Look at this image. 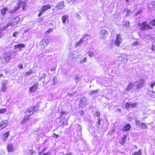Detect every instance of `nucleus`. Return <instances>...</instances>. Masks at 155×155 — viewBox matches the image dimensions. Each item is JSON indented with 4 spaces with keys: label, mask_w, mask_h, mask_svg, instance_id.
Instances as JSON below:
<instances>
[{
    "label": "nucleus",
    "mask_w": 155,
    "mask_h": 155,
    "mask_svg": "<svg viewBox=\"0 0 155 155\" xmlns=\"http://www.w3.org/2000/svg\"><path fill=\"white\" fill-rule=\"evenodd\" d=\"M107 31L105 29L101 31L100 34L101 35V39L103 40L105 39L106 36L107 35Z\"/></svg>",
    "instance_id": "nucleus-6"
},
{
    "label": "nucleus",
    "mask_w": 155,
    "mask_h": 155,
    "mask_svg": "<svg viewBox=\"0 0 155 155\" xmlns=\"http://www.w3.org/2000/svg\"><path fill=\"white\" fill-rule=\"evenodd\" d=\"M51 80V78H50L49 80H48L47 81H46V80H45V81H43V84H45V83H46V84H48L50 82V81Z\"/></svg>",
    "instance_id": "nucleus-42"
},
{
    "label": "nucleus",
    "mask_w": 155,
    "mask_h": 155,
    "mask_svg": "<svg viewBox=\"0 0 155 155\" xmlns=\"http://www.w3.org/2000/svg\"><path fill=\"white\" fill-rule=\"evenodd\" d=\"M12 21L15 25L19 21V18L18 17H16L11 19Z\"/></svg>",
    "instance_id": "nucleus-17"
},
{
    "label": "nucleus",
    "mask_w": 155,
    "mask_h": 155,
    "mask_svg": "<svg viewBox=\"0 0 155 155\" xmlns=\"http://www.w3.org/2000/svg\"><path fill=\"white\" fill-rule=\"evenodd\" d=\"M138 25L139 29L142 31L147 30L148 29H152V26L149 23L147 24V21L143 22L141 24L139 23Z\"/></svg>",
    "instance_id": "nucleus-3"
},
{
    "label": "nucleus",
    "mask_w": 155,
    "mask_h": 155,
    "mask_svg": "<svg viewBox=\"0 0 155 155\" xmlns=\"http://www.w3.org/2000/svg\"><path fill=\"white\" fill-rule=\"evenodd\" d=\"M7 89L6 85L5 83L3 82L2 84V90L3 92H5V91L6 89Z\"/></svg>",
    "instance_id": "nucleus-20"
},
{
    "label": "nucleus",
    "mask_w": 155,
    "mask_h": 155,
    "mask_svg": "<svg viewBox=\"0 0 155 155\" xmlns=\"http://www.w3.org/2000/svg\"><path fill=\"white\" fill-rule=\"evenodd\" d=\"M29 153L31 154H33L34 153V150H29Z\"/></svg>",
    "instance_id": "nucleus-58"
},
{
    "label": "nucleus",
    "mask_w": 155,
    "mask_h": 155,
    "mask_svg": "<svg viewBox=\"0 0 155 155\" xmlns=\"http://www.w3.org/2000/svg\"><path fill=\"white\" fill-rule=\"evenodd\" d=\"M138 105L137 103H135L134 104L130 103V107L132 108H134L136 107Z\"/></svg>",
    "instance_id": "nucleus-33"
},
{
    "label": "nucleus",
    "mask_w": 155,
    "mask_h": 155,
    "mask_svg": "<svg viewBox=\"0 0 155 155\" xmlns=\"http://www.w3.org/2000/svg\"><path fill=\"white\" fill-rule=\"evenodd\" d=\"M50 155V153H46L43 154V155Z\"/></svg>",
    "instance_id": "nucleus-64"
},
{
    "label": "nucleus",
    "mask_w": 155,
    "mask_h": 155,
    "mask_svg": "<svg viewBox=\"0 0 155 155\" xmlns=\"http://www.w3.org/2000/svg\"><path fill=\"white\" fill-rule=\"evenodd\" d=\"M116 39L115 41V44L118 46L120 45L122 39L121 38V35L120 34L117 35L116 36Z\"/></svg>",
    "instance_id": "nucleus-7"
},
{
    "label": "nucleus",
    "mask_w": 155,
    "mask_h": 155,
    "mask_svg": "<svg viewBox=\"0 0 155 155\" xmlns=\"http://www.w3.org/2000/svg\"><path fill=\"white\" fill-rule=\"evenodd\" d=\"M131 128V125L129 124L126 125L122 129V131L125 132L129 130Z\"/></svg>",
    "instance_id": "nucleus-16"
},
{
    "label": "nucleus",
    "mask_w": 155,
    "mask_h": 155,
    "mask_svg": "<svg viewBox=\"0 0 155 155\" xmlns=\"http://www.w3.org/2000/svg\"><path fill=\"white\" fill-rule=\"evenodd\" d=\"M51 8V6L49 5H47L43 6L42 7L41 9L44 12L48 9Z\"/></svg>",
    "instance_id": "nucleus-19"
},
{
    "label": "nucleus",
    "mask_w": 155,
    "mask_h": 155,
    "mask_svg": "<svg viewBox=\"0 0 155 155\" xmlns=\"http://www.w3.org/2000/svg\"><path fill=\"white\" fill-rule=\"evenodd\" d=\"M69 3L72 2L73 4H74L77 0H68Z\"/></svg>",
    "instance_id": "nucleus-41"
},
{
    "label": "nucleus",
    "mask_w": 155,
    "mask_h": 155,
    "mask_svg": "<svg viewBox=\"0 0 155 155\" xmlns=\"http://www.w3.org/2000/svg\"><path fill=\"white\" fill-rule=\"evenodd\" d=\"M61 122L63 124V125H64V120H63V119H61Z\"/></svg>",
    "instance_id": "nucleus-62"
},
{
    "label": "nucleus",
    "mask_w": 155,
    "mask_h": 155,
    "mask_svg": "<svg viewBox=\"0 0 155 155\" xmlns=\"http://www.w3.org/2000/svg\"><path fill=\"white\" fill-rule=\"evenodd\" d=\"M56 77H54L53 79V81L54 83V85L56 83V80H55Z\"/></svg>",
    "instance_id": "nucleus-51"
},
{
    "label": "nucleus",
    "mask_w": 155,
    "mask_h": 155,
    "mask_svg": "<svg viewBox=\"0 0 155 155\" xmlns=\"http://www.w3.org/2000/svg\"><path fill=\"white\" fill-rule=\"evenodd\" d=\"M44 12L41 9V11H40V12L38 14V16L40 17L41 15L43 14Z\"/></svg>",
    "instance_id": "nucleus-45"
},
{
    "label": "nucleus",
    "mask_w": 155,
    "mask_h": 155,
    "mask_svg": "<svg viewBox=\"0 0 155 155\" xmlns=\"http://www.w3.org/2000/svg\"><path fill=\"white\" fill-rule=\"evenodd\" d=\"M53 31V29L52 28H49L48 30L47 31V33H50Z\"/></svg>",
    "instance_id": "nucleus-54"
},
{
    "label": "nucleus",
    "mask_w": 155,
    "mask_h": 155,
    "mask_svg": "<svg viewBox=\"0 0 155 155\" xmlns=\"http://www.w3.org/2000/svg\"><path fill=\"white\" fill-rule=\"evenodd\" d=\"M65 6L64 5V2L63 1H61L59 3L56 5L55 7L58 8V9H62Z\"/></svg>",
    "instance_id": "nucleus-11"
},
{
    "label": "nucleus",
    "mask_w": 155,
    "mask_h": 155,
    "mask_svg": "<svg viewBox=\"0 0 155 155\" xmlns=\"http://www.w3.org/2000/svg\"><path fill=\"white\" fill-rule=\"evenodd\" d=\"M18 67L20 69H22L23 68V65L22 64H20L19 65H18Z\"/></svg>",
    "instance_id": "nucleus-57"
},
{
    "label": "nucleus",
    "mask_w": 155,
    "mask_h": 155,
    "mask_svg": "<svg viewBox=\"0 0 155 155\" xmlns=\"http://www.w3.org/2000/svg\"><path fill=\"white\" fill-rule=\"evenodd\" d=\"M134 86V84L130 83L128 86L127 87L126 89V91H129Z\"/></svg>",
    "instance_id": "nucleus-24"
},
{
    "label": "nucleus",
    "mask_w": 155,
    "mask_h": 155,
    "mask_svg": "<svg viewBox=\"0 0 155 155\" xmlns=\"http://www.w3.org/2000/svg\"><path fill=\"white\" fill-rule=\"evenodd\" d=\"M8 120H2L0 122V130H2L6 127L8 123Z\"/></svg>",
    "instance_id": "nucleus-9"
},
{
    "label": "nucleus",
    "mask_w": 155,
    "mask_h": 155,
    "mask_svg": "<svg viewBox=\"0 0 155 155\" xmlns=\"http://www.w3.org/2000/svg\"><path fill=\"white\" fill-rule=\"evenodd\" d=\"M101 120V119H100V118L98 119V121L97 122V124L98 125H100V124H101L100 121Z\"/></svg>",
    "instance_id": "nucleus-55"
},
{
    "label": "nucleus",
    "mask_w": 155,
    "mask_h": 155,
    "mask_svg": "<svg viewBox=\"0 0 155 155\" xmlns=\"http://www.w3.org/2000/svg\"><path fill=\"white\" fill-rule=\"evenodd\" d=\"M88 100L85 97L81 98L80 101V107L82 108L85 107L87 104Z\"/></svg>",
    "instance_id": "nucleus-5"
},
{
    "label": "nucleus",
    "mask_w": 155,
    "mask_h": 155,
    "mask_svg": "<svg viewBox=\"0 0 155 155\" xmlns=\"http://www.w3.org/2000/svg\"><path fill=\"white\" fill-rule=\"evenodd\" d=\"M89 36V35H87V34H86L82 38H81L82 39H83L84 40V39L85 38L87 37V36Z\"/></svg>",
    "instance_id": "nucleus-59"
},
{
    "label": "nucleus",
    "mask_w": 155,
    "mask_h": 155,
    "mask_svg": "<svg viewBox=\"0 0 155 155\" xmlns=\"http://www.w3.org/2000/svg\"><path fill=\"white\" fill-rule=\"evenodd\" d=\"M148 7L151 11L155 10V2H149L148 4Z\"/></svg>",
    "instance_id": "nucleus-10"
},
{
    "label": "nucleus",
    "mask_w": 155,
    "mask_h": 155,
    "mask_svg": "<svg viewBox=\"0 0 155 155\" xmlns=\"http://www.w3.org/2000/svg\"><path fill=\"white\" fill-rule=\"evenodd\" d=\"M141 127L142 128L145 129H147V127L146 124L145 123H142L141 124Z\"/></svg>",
    "instance_id": "nucleus-29"
},
{
    "label": "nucleus",
    "mask_w": 155,
    "mask_h": 155,
    "mask_svg": "<svg viewBox=\"0 0 155 155\" xmlns=\"http://www.w3.org/2000/svg\"><path fill=\"white\" fill-rule=\"evenodd\" d=\"M84 42V40L83 39L81 38L79 41H77L75 45H74V46L75 47H78L80 46V45H81L82 43H83Z\"/></svg>",
    "instance_id": "nucleus-18"
},
{
    "label": "nucleus",
    "mask_w": 155,
    "mask_h": 155,
    "mask_svg": "<svg viewBox=\"0 0 155 155\" xmlns=\"http://www.w3.org/2000/svg\"><path fill=\"white\" fill-rule=\"evenodd\" d=\"M75 83H78L79 81V78L78 77H76L74 79Z\"/></svg>",
    "instance_id": "nucleus-38"
},
{
    "label": "nucleus",
    "mask_w": 155,
    "mask_h": 155,
    "mask_svg": "<svg viewBox=\"0 0 155 155\" xmlns=\"http://www.w3.org/2000/svg\"><path fill=\"white\" fill-rule=\"evenodd\" d=\"M96 115L97 117H99L100 115V112L99 111H96L95 112Z\"/></svg>",
    "instance_id": "nucleus-44"
},
{
    "label": "nucleus",
    "mask_w": 155,
    "mask_h": 155,
    "mask_svg": "<svg viewBox=\"0 0 155 155\" xmlns=\"http://www.w3.org/2000/svg\"><path fill=\"white\" fill-rule=\"evenodd\" d=\"M42 77L44 79H45V78L47 77V74L46 73H44L42 74Z\"/></svg>",
    "instance_id": "nucleus-50"
},
{
    "label": "nucleus",
    "mask_w": 155,
    "mask_h": 155,
    "mask_svg": "<svg viewBox=\"0 0 155 155\" xmlns=\"http://www.w3.org/2000/svg\"><path fill=\"white\" fill-rule=\"evenodd\" d=\"M130 22L129 21H126L125 22V23L124 24V25L125 26V27L127 28L129 27H130Z\"/></svg>",
    "instance_id": "nucleus-34"
},
{
    "label": "nucleus",
    "mask_w": 155,
    "mask_h": 155,
    "mask_svg": "<svg viewBox=\"0 0 155 155\" xmlns=\"http://www.w3.org/2000/svg\"><path fill=\"white\" fill-rule=\"evenodd\" d=\"M26 3L27 2L26 1L22 2V1H19V2L17 6L18 7V8H20V6H22L23 10H25L26 9Z\"/></svg>",
    "instance_id": "nucleus-8"
},
{
    "label": "nucleus",
    "mask_w": 155,
    "mask_h": 155,
    "mask_svg": "<svg viewBox=\"0 0 155 155\" xmlns=\"http://www.w3.org/2000/svg\"><path fill=\"white\" fill-rule=\"evenodd\" d=\"M136 125L138 126H140V123L139 121L136 120L135 122Z\"/></svg>",
    "instance_id": "nucleus-48"
},
{
    "label": "nucleus",
    "mask_w": 155,
    "mask_h": 155,
    "mask_svg": "<svg viewBox=\"0 0 155 155\" xmlns=\"http://www.w3.org/2000/svg\"><path fill=\"white\" fill-rule=\"evenodd\" d=\"M9 133L8 132L5 133L3 135L4 141H5L9 136Z\"/></svg>",
    "instance_id": "nucleus-26"
},
{
    "label": "nucleus",
    "mask_w": 155,
    "mask_h": 155,
    "mask_svg": "<svg viewBox=\"0 0 155 155\" xmlns=\"http://www.w3.org/2000/svg\"><path fill=\"white\" fill-rule=\"evenodd\" d=\"M155 85V82H154V83H152L151 84L150 87H151L153 88Z\"/></svg>",
    "instance_id": "nucleus-56"
},
{
    "label": "nucleus",
    "mask_w": 155,
    "mask_h": 155,
    "mask_svg": "<svg viewBox=\"0 0 155 155\" xmlns=\"http://www.w3.org/2000/svg\"><path fill=\"white\" fill-rule=\"evenodd\" d=\"M141 150H140L138 151L135 152L133 153L132 155H141Z\"/></svg>",
    "instance_id": "nucleus-27"
},
{
    "label": "nucleus",
    "mask_w": 155,
    "mask_h": 155,
    "mask_svg": "<svg viewBox=\"0 0 155 155\" xmlns=\"http://www.w3.org/2000/svg\"><path fill=\"white\" fill-rule=\"evenodd\" d=\"M145 83L144 81L142 79H140L137 82L134 83V86L137 87V89H140L142 87Z\"/></svg>",
    "instance_id": "nucleus-4"
},
{
    "label": "nucleus",
    "mask_w": 155,
    "mask_h": 155,
    "mask_svg": "<svg viewBox=\"0 0 155 155\" xmlns=\"http://www.w3.org/2000/svg\"><path fill=\"white\" fill-rule=\"evenodd\" d=\"M59 137V136L58 135L54 134V137L56 138H57Z\"/></svg>",
    "instance_id": "nucleus-61"
},
{
    "label": "nucleus",
    "mask_w": 155,
    "mask_h": 155,
    "mask_svg": "<svg viewBox=\"0 0 155 155\" xmlns=\"http://www.w3.org/2000/svg\"><path fill=\"white\" fill-rule=\"evenodd\" d=\"M149 24L150 25L155 26V19L151 21L149 23Z\"/></svg>",
    "instance_id": "nucleus-36"
},
{
    "label": "nucleus",
    "mask_w": 155,
    "mask_h": 155,
    "mask_svg": "<svg viewBox=\"0 0 155 155\" xmlns=\"http://www.w3.org/2000/svg\"><path fill=\"white\" fill-rule=\"evenodd\" d=\"M79 113L80 115L83 116L84 115V111L83 110H80L79 111Z\"/></svg>",
    "instance_id": "nucleus-49"
},
{
    "label": "nucleus",
    "mask_w": 155,
    "mask_h": 155,
    "mask_svg": "<svg viewBox=\"0 0 155 155\" xmlns=\"http://www.w3.org/2000/svg\"><path fill=\"white\" fill-rule=\"evenodd\" d=\"M49 41L48 40L43 39L42 40L40 43V44L41 46L43 47L47 46L48 44Z\"/></svg>",
    "instance_id": "nucleus-13"
},
{
    "label": "nucleus",
    "mask_w": 155,
    "mask_h": 155,
    "mask_svg": "<svg viewBox=\"0 0 155 155\" xmlns=\"http://www.w3.org/2000/svg\"><path fill=\"white\" fill-rule=\"evenodd\" d=\"M16 53L12 51L4 52L0 55V59L3 63H5L15 57Z\"/></svg>",
    "instance_id": "nucleus-1"
},
{
    "label": "nucleus",
    "mask_w": 155,
    "mask_h": 155,
    "mask_svg": "<svg viewBox=\"0 0 155 155\" xmlns=\"http://www.w3.org/2000/svg\"><path fill=\"white\" fill-rule=\"evenodd\" d=\"M98 89H97L95 90H91L90 91L89 93V94L90 95H92L93 94L97 93L98 92Z\"/></svg>",
    "instance_id": "nucleus-21"
},
{
    "label": "nucleus",
    "mask_w": 155,
    "mask_h": 155,
    "mask_svg": "<svg viewBox=\"0 0 155 155\" xmlns=\"http://www.w3.org/2000/svg\"><path fill=\"white\" fill-rule=\"evenodd\" d=\"M14 25L15 24H14V23L12 22V20H11V21L10 22H9L6 25V26H7V28H8V27L10 26H11L12 25Z\"/></svg>",
    "instance_id": "nucleus-35"
},
{
    "label": "nucleus",
    "mask_w": 155,
    "mask_h": 155,
    "mask_svg": "<svg viewBox=\"0 0 155 155\" xmlns=\"http://www.w3.org/2000/svg\"><path fill=\"white\" fill-rule=\"evenodd\" d=\"M67 112L66 111H62L60 113V116L61 117H62L63 115H66Z\"/></svg>",
    "instance_id": "nucleus-40"
},
{
    "label": "nucleus",
    "mask_w": 155,
    "mask_h": 155,
    "mask_svg": "<svg viewBox=\"0 0 155 155\" xmlns=\"http://www.w3.org/2000/svg\"><path fill=\"white\" fill-rule=\"evenodd\" d=\"M123 54L121 55L119 57V58L120 59H121V60H122V61H123L125 62L126 61V62H127L128 61V60H127V58L126 57H125V58L124 57V58L122 59V58L123 57Z\"/></svg>",
    "instance_id": "nucleus-23"
},
{
    "label": "nucleus",
    "mask_w": 155,
    "mask_h": 155,
    "mask_svg": "<svg viewBox=\"0 0 155 155\" xmlns=\"http://www.w3.org/2000/svg\"><path fill=\"white\" fill-rule=\"evenodd\" d=\"M35 107V106L33 107H30L25 111V113L27 117H25L23 120L20 123L21 124H24L30 119V116L32 115L38 110L36 109Z\"/></svg>",
    "instance_id": "nucleus-2"
},
{
    "label": "nucleus",
    "mask_w": 155,
    "mask_h": 155,
    "mask_svg": "<svg viewBox=\"0 0 155 155\" xmlns=\"http://www.w3.org/2000/svg\"><path fill=\"white\" fill-rule=\"evenodd\" d=\"M7 28V26H6V25H5L4 27H3L1 29L2 31H3Z\"/></svg>",
    "instance_id": "nucleus-52"
},
{
    "label": "nucleus",
    "mask_w": 155,
    "mask_h": 155,
    "mask_svg": "<svg viewBox=\"0 0 155 155\" xmlns=\"http://www.w3.org/2000/svg\"><path fill=\"white\" fill-rule=\"evenodd\" d=\"M87 58H84L83 60L81 61L80 62L81 63H83L86 61Z\"/></svg>",
    "instance_id": "nucleus-39"
},
{
    "label": "nucleus",
    "mask_w": 155,
    "mask_h": 155,
    "mask_svg": "<svg viewBox=\"0 0 155 155\" xmlns=\"http://www.w3.org/2000/svg\"><path fill=\"white\" fill-rule=\"evenodd\" d=\"M47 150V148H44L42 150V151L41 152V153H43L44 151H45L46 150Z\"/></svg>",
    "instance_id": "nucleus-63"
},
{
    "label": "nucleus",
    "mask_w": 155,
    "mask_h": 155,
    "mask_svg": "<svg viewBox=\"0 0 155 155\" xmlns=\"http://www.w3.org/2000/svg\"><path fill=\"white\" fill-rule=\"evenodd\" d=\"M18 34V32L16 31L12 35V36L13 37H16Z\"/></svg>",
    "instance_id": "nucleus-47"
},
{
    "label": "nucleus",
    "mask_w": 155,
    "mask_h": 155,
    "mask_svg": "<svg viewBox=\"0 0 155 155\" xmlns=\"http://www.w3.org/2000/svg\"><path fill=\"white\" fill-rule=\"evenodd\" d=\"M130 107V103H127L125 105V107L127 110L129 109Z\"/></svg>",
    "instance_id": "nucleus-28"
},
{
    "label": "nucleus",
    "mask_w": 155,
    "mask_h": 155,
    "mask_svg": "<svg viewBox=\"0 0 155 155\" xmlns=\"http://www.w3.org/2000/svg\"><path fill=\"white\" fill-rule=\"evenodd\" d=\"M32 73L31 71H29L27 72L26 73V74L27 76H28Z\"/></svg>",
    "instance_id": "nucleus-53"
},
{
    "label": "nucleus",
    "mask_w": 155,
    "mask_h": 155,
    "mask_svg": "<svg viewBox=\"0 0 155 155\" xmlns=\"http://www.w3.org/2000/svg\"><path fill=\"white\" fill-rule=\"evenodd\" d=\"M88 55L90 57L92 58L94 55V52L91 51H90L88 53Z\"/></svg>",
    "instance_id": "nucleus-30"
},
{
    "label": "nucleus",
    "mask_w": 155,
    "mask_h": 155,
    "mask_svg": "<svg viewBox=\"0 0 155 155\" xmlns=\"http://www.w3.org/2000/svg\"><path fill=\"white\" fill-rule=\"evenodd\" d=\"M8 9L7 8H5L1 10L2 14L4 15L6 13V12L8 10Z\"/></svg>",
    "instance_id": "nucleus-22"
},
{
    "label": "nucleus",
    "mask_w": 155,
    "mask_h": 155,
    "mask_svg": "<svg viewBox=\"0 0 155 155\" xmlns=\"http://www.w3.org/2000/svg\"><path fill=\"white\" fill-rule=\"evenodd\" d=\"M127 137L126 136H124L123 138V142L122 143H121V144L122 145L123 143H124V141H125L126 140Z\"/></svg>",
    "instance_id": "nucleus-46"
},
{
    "label": "nucleus",
    "mask_w": 155,
    "mask_h": 155,
    "mask_svg": "<svg viewBox=\"0 0 155 155\" xmlns=\"http://www.w3.org/2000/svg\"><path fill=\"white\" fill-rule=\"evenodd\" d=\"M140 43V42L139 41H137L136 42H134L132 44V45L134 46H135L137 45H139Z\"/></svg>",
    "instance_id": "nucleus-31"
},
{
    "label": "nucleus",
    "mask_w": 155,
    "mask_h": 155,
    "mask_svg": "<svg viewBox=\"0 0 155 155\" xmlns=\"http://www.w3.org/2000/svg\"><path fill=\"white\" fill-rule=\"evenodd\" d=\"M38 86V84L36 83L32 86L29 89L30 91L31 92H35L37 89Z\"/></svg>",
    "instance_id": "nucleus-14"
},
{
    "label": "nucleus",
    "mask_w": 155,
    "mask_h": 155,
    "mask_svg": "<svg viewBox=\"0 0 155 155\" xmlns=\"http://www.w3.org/2000/svg\"><path fill=\"white\" fill-rule=\"evenodd\" d=\"M19 9L18 7H14V9L11 11L10 13L12 14H13L15 13L16 11Z\"/></svg>",
    "instance_id": "nucleus-32"
},
{
    "label": "nucleus",
    "mask_w": 155,
    "mask_h": 155,
    "mask_svg": "<svg viewBox=\"0 0 155 155\" xmlns=\"http://www.w3.org/2000/svg\"><path fill=\"white\" fill-rule=\"evenodd\" d=\"M75 16L78 19V20H80L81 17L79 14L77 13H76L75 14Z\"/></svg>",
    "instance_id": "nucleus-37"
},
{
    "label": "nucleus",
    "mask_w": 155,
    "mask_h": 155,
    "mask_svg": "<svg viewBox=\"0 0 155 155\" xmlns=\"http://www.w3.org/2000/svg\"><path fill=\"white\" fill-rule=\"evenodd\" d=\"M7 149L8 152H11L14 150V146L12 143H10L7 146Z\"/></svg>",
    "instance_id": "nucleus-12"
},
{
    "label": "nucleus",
    "mask_w": 155,
    "mask_h": 155,
    "mask_svg": "<svg viewBox=\"0 0 155 155\" xmlns=\"http://www.w3.org/2000/svg\"><path fill=\"white\" fill-rule=\"evenodd\" d=\"M6 111V110L5 109H0V114L4 113Z\"/></svg>",
    "instance_id": "nucleus-43"
},
{
    "label": "nucleus",
    "mask_w": 155,
    "mask_h": 155,
    "mask_svg": "<svg viewBox=\"0 0 155 155\" xmlns=\"http://www.w3.org/2000/svg\"><path fill=\"white\" fill-rule=\"evenodd\" d=\"M68 16L67 15H64L62 16V20L63 23H65L66 19L67 18Z\"/></svg>",
    "instance_id": "nucleus-25"
},
{
    "label": "nucleus",
    "mask_w": 155,
    "mask_h": 155,
    "mask_svg": "<svg viewBox=\"0 0 155 155\" xmlns=\"http://www.w3.org/2000/svg\"><path fill=\"white\" fill-rule=\"evenodd\" d=\"M89 36V35H87V34H86L82 38H81L82 39H83L84 40V39L85 38L87 37V36Z\"/></svg>",
    "instance_id": "nucleus-60"
},
{
    "label": "nucleus",
    "mask_w": 155,
    "mask_h": 155,
    "mask_svg": "<svg viewBox=\"0 0 155 155\" xmlns=\"http://www.w3.org/2000/svg\"><path fill=\"white\" fill-rule=\"evenodd\" d=\"M25 47V45L23 44L20 43L18 44L17 45L15 46V48L17 49H21V48H24Z\"/></svg>",
    "instance_id": "nucleus-15"
}]
</instances>
